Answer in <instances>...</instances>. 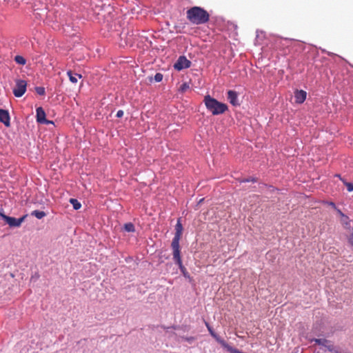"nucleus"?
Returning a JSON list of instances; mask_svg holds the SVG:
<instances>
[{"mask_svg": "<svg viewBox=\"0 0 353 353\" xmlns=\"http://www.w3.org/2000/svg\"><path fill=\"white\" fill-rule=\"evenodd\" d=\"M183 227L181 223L178 221V240L179 239V236L181 235V233L182 232Z\"/></svg>", "mask_w": 353, "mask_h": 353, "instance_id": "nucleus-28", "label": "nucleus"}, {"mask_svg": "<svg viewBox=\"0 0 353 353\" xmlns=\"http://www.w3.org/2000/svg\"><path fill=\"white\" fill-rule=\"evenodd\" d=\"M0 122L3 123L6 127L10 125V117L8 110L0 109Z\"/></svg>", "mask_w": 353, "mask_h": 353, "instance_id": "nucleus-5", "label": "nucleus"}, {"mask_svg": "<svg viewBox=\"0 0 353 353\" xmlns=\"http://www.w3.org/2000/svg\"><path fill=\"white\" fill-rule=\"evenodd\" d=\"M0 216L10 227H19L27 216L24 215L19 219H16L4 214L3 210H0Z\"/></svg>", "mask_w": 353, "mask_h": 353, "instance_id": "nucleus-3", "label": "nucleus"}, {"mask_svg": "<svg viewBox=\"0 0 353 353\" xmlns=\"http://www.w3.org/2000/svg\"><path fill=\"white\" fill-rule=\"evenodd\" d=\"M250 181H252V182H256V179H254V178H252V179H245L242 180L241 182L245 183V182H250Z\"/></svg>", "mask_w": 353, "mask_h": 353, "instance_id": "nucleus-31", "label": "nucleus"}, {"mask_svg": "<svg viewBox=\"0 0 353 353\" xmlns=\"http://www.w3.org/2000/svg\"><path fill=\"white\" fill-rule=\"evenodd\" d=\"M337 214L339 215L340 219L343 218V216H345V214L338 208L335 210Z\"/></svg>", "mask_w": 353, "mask_h": 353, "instance_id": "nucleus-30", "label": "nucleus"}, {"mask_svg": "<svg viewBox=\"0 0 353 353\" xmlns=\"http://www.w3.org/2000/svg\"><path fill=\"white\" fill-rule=\"evenodd\" d=\"M27 83L25 80H17L16 86L13 89V94L16 97H22L26 91Z\"/></svg>", "mask_w": 353, "mask_h": 353, "instance_id": "nucleus-4", "label": "nucleus"}, {"mask_svg": "<svg viewBox=\"0 0 353 353\" xmlns=\"http://www.w3.org/2000/svg\"><path fill=\"white\" fill-rule=\"evenodd\" d=\"M123 110H119V111L117 112V115H116V116H117L118 118H121V117H123Z\"/></svg>", "mask_w": 353, "mask_h": 353, "instance_id": "nucleus-32", "label": "nucleus"}, {"mask_svg": "<svg viewBox=\"0 0 353 353\" xmlns=\"http://www.w3.org/2000/svg\"><path fill=\"white\" fill-rule=\"evenodd\" d=\"M172 248L173 258L174 259H176V233L175 234V235L172 239Z\"/></svg>", "mask_w": 353, "mask_h": 353, "instance_id": "nucleus-16", "label": "nucleus"}, {"mask_svg": "<svg viewBox=\"0 0 353 353\" xmlns=\"http://www.w3.org/2000/svg\"><path fill=\"white\" fill-rule=\"evenodd\" d=\"M124 229L126 232H134V225L132 223H128L124 225Z\"/></svg>", "mask_w": 353, "mask_h": 353, "instance_id": "nucleus-20", "label": "nucleus"}, {"mask_svg": "<svg viewBox=\"0 0 353 353\" xmlns=\"http://www.w3.org/2000/svg\"><path fill=\"white\" fill-rule=\"evenodd\" d=\"M37 121L39 123H49L51 121L46 119V112L41 107L37 108Z\"/></svg>", "mask_w": 353, "mask_h": 353, "instance_id": "nucleus-7", "label": "nucleus"}, {"mask_svg": "<svg viewBox=\"0 0 353 353\" xmlns=\"http://www.w3.org/2000/svg\"><path fill=\"white\" fill-rule=\"evenodd\" d=\"M323 203L331 206L334 210H336L337 208V207L336 206L335 203L334 202H332V201H323Z\"/></svg>", "mask_w": 353, "mask_h": 353, "instance_id": "nucleus-27", "label": "nucleus"}, {"mask_svg": "<svg viewBox=\"0 0 353 353\" xmlns=\"http://www.w3.org/2000/svg\"><path fill=\"white\" fill-rule=\"evenodd\" d=\"M307 92L303 90H296L294 92L295 102L296 103H303L306 99Z\"/></svg>", "mask_w": 353, "mask_h": 353, "instance_id": "nucleus-8", "label": "nucleus"}, {"mask_svg": "<svg viewBox=\"0 0 353 353\" xmlns=\"http://www.w3.org/2000/svg\"><path fill=\"white\" fill-rule=\"evenodd\" d=\"M14 61L18 63V64H20V65H25L26 63V59L22 57V56H20V55H17L15 57H14Z\"/></svg>", "mask_w": 353, "mask_h": 353, "instance_id": "nucleus-21", "label": "nucleus"}, {"mask_svg": "<svg viewBox=\"0 0 353 353\" xmlns=\"http://www.w3.org/2000/svg\"><path fill=\"white\" fill-rule=\"evenodd\" d=\"M336 176L339 177L340 179L343 181V184L347 187L348 192H352L353 191V184L352 183H349L343 180L339 174L336 175Z\"/></svg>", "mask_w": 353, "mask_h": 353, "instance_id": "nucleus-19", "label": "nucleus"}, {"mask_svg": "<svg viewBox=\"0 0 353 353\" xmlns=\"http://www.w3.org/2000/svg\"><path fill=\"white\" fill-rule=\"evenodd\" d=\"M67 74L69 77L70 81L73 83H76L78 81V79L82 78V75L79 74H74L71 70H68L67 72Z\"/></svg>", "mask_w": 353, "mask_h": 353, "instance_id": "nucleus-12", "label": "nucleus"}, {"mask_svg": "<svg viewBox=\"0 0 353 353\" xmlns=\"http://www.w3.org/2000/svg\"><path fill=\"white\" fill-rule=\"evenodd\" d=\"M70 203L72 205L74 210H79L81 207V204L76 199H70Z\"/></svg>", "mask_w": 353, "mask_h": 353, "instance_id": "nucleus-18", "label": "nucleus"}, {"mask_svg": "<svg viewBox=\"0 0 353 353\" xmlns=\"http://www.w3.org/2000/svg\"><path fill=\"white\" fill-rule=\"evenodd\" d=\"M187 18L193 24L200 25L209 21L210 14L203 8L194 6L187 11Z\"/></svg>", "mask_w": 353, "mask_h": 353, "instance_id": "nucleus-1", "label": "nucleus"}, {"mask_svg": "<svg viewBox=\"0 0 353 353\" xmlns=\"http://www.w3.org/2000/svg\"><path fill=\"white\" fill-rule=\"evenodd\" d=\"M205 326L207 327L210 334L211 336L216 339V341L221 344V341H223L224 340L221 339L213 330L212 327L210 325V324L208 322H205Z\"/></svg>", "mask_w": 353, "mask_h": 353, "instance_id": "nucleus-13", "label": "nucleus"}, {"mask_svg": "<svg viewBox=\"0 0 353 353\" xmlns=\"http://www.w3.org/2000/svg\"><path fill=\"white\" fill-rule=\"evenodd\" d=\"M221 345L222 347L225 348L230 353H242L243 352H241L240 350H239L238 349L230 346L225 341H221Z\"/></svg>", "mask_w": 353, "mask_h": 353, "instance_id": "nucleus-14", "label": "nucleus"}, {"mask_svg": "<svg viewBox=\"0 0 353 353\" xmlns=\"http://www.w3.org/2000/svg\"><path fill=\"white\" fill-rule=\"evenodd\" d=\"M290 40L288 39L276 38L274 40V46L276 50H283L284 47Z\"/></svg>", "mask_w": 353, "mask_h": 353, "instance_id": "nucleus-9", "label": "nucleus"}, {"mask_svg": "<svg viewBox=\"0 0 353 353\" xmlns=\"http://www.w3.org/2000/svg\"><path fill=\"white\" fill-rule=\"evenodd\" d=\"M190 88L189 84L187 83H184L181 87H180V91L182 92H185L187 90Z\"/></svg>", "mask_w": 353, "mask_h": 353, "instance_id": "nucleus-25", "label": "nucleus"}, {"mask_svg": "<svg viewBox=\"0 0 353 353\" xmlns=\"http://www.w3.org/2000/svg\"><path fill=\"white\" fill-rule=\"evenodd\" d=\"M35 91L39 95H41V96L44 95L46 93L45 88L43 87H41V86L36 87Z\"/></svg>", "mask_w": 353, "mask_h": 353, "instance_id": "nucleus-22", "label": "nucleus"}, {"mask_svg": "<svg viewBox=\"0 0 353 353\" xmlns=\"http://www.w3.org/2000/svg\"><path fill=\"white\" fill-rule=\"evenodd\" d=\"M340 222L345 229L348 230H353L351 227L350 218L347 215L343 216V218H341Z\"/></svg>", "mask_w": 353, "mask_h": 353, "instance_id": "nucleus-11", "label": "nucleus"}, {"mask_svg": "<svg viewBox=\"0 0 353 353\" xmlns=\"http://www.w3.org/2000/svg\"><path fill=\"white\" fill-rule=\"evenodd\" d=\"M315 342L316 344L321 345V347L325 345V343H328V341L323 339H315Z\"/></svg>", "mask_w": 353, "mask_h": 353, "instance_id": "nucleus-23", "label": "nucleus"}, {"mask_svg": "<svg viewBox=\"0 0 353 353\" xmlns=\"http://www.w3.org/2000/svg\"><path fill=\"white\" fill-rule=\"evenodd\" d=\"M204 103L206 108L213 114L218 115L224 113L228 110V105L218 101L216 99L206 95L204 97Z\"/></svg>", "mask_w": 353, "mask_h": 353, "instance_id": "nucleus-2", "label": "nucleus"}, {"mask_svg": "<svg viewBox=\"0 0 353 353\" xmlns=\"http://www.w3.org/2000/svg\"><path fill=\"white\" fill-rule=\"evenodd\" d=\"M182 339L185 340V341H187L190 343H192L195 340V338L193 337V336H190V337H188V338L182 337Z\"/></svg>", "mask_w": 353, "mask_h": 353, "instance_id": "nucleus-29", "label": "nucleus"}, {"mask_svg": "<svg viewBox=\"0 0 353 353\" xmlns=\"http://www.w3.org/2000/svg\"><path fill=\"white\" fill-rule=\"evenodd\" d=\"M323 352H333L334 353H339V351L335 350L334 346L331 344L329 341L328 343H325L323 346L321 347Z\"/></svg>", "mask_w": 353, "mask_h": 353, "instance_id": "nucleus-15", "label": "nucleus"}, {"mask_svg": "<svg viewBox=\"0 0 353 353\" xmlns=\"http://www.w3.org/2000/svg\"><path fill=\"white\" fill-rule=\"evenodd\" d=\"M163 79V74L161 73H157L154 77V80L156 82H161Z\"/></svg>", "mask_w": 353, "mask_h": 353, "instance_id": "nucleus-24", "label": "nucleus"}, {"mask_svg": "<svg viewBox=\"0 0 353 353\" xmlns=\"http://www.w3.org/2000/svg\"><path fill=\"white\" fill-rule=\"evenodd\" d=\"M191 65V61L185 56H180L178 58V70L188 68Z\"/></svg>", "mask_w": 353, "mask_h": 353, "instance_id": "nucleus-6", "label": "nucleus"}, {"mask_svg": "<svg viewBox=\"0 0 353 353\" xmlns=\"http://www.w3.org/2000/svg\"><path fill=\"white\" fill-rule=\"evenodd\" d=\"M31 215L37 217L39 219H41L46 216V214L43 211L34 210L31 212Z\"/></svg>", "mask_w": 353, "mask_h": 353, "instance_id": "nucleus-17", "label": "nucleus"}, {"mask_svg": "<svg viewBox=\"0 0 353 353\" xmlns=\"http://www.w3.org/2000/svg\"><path fill=\"white\" fill-rule=\"evenodd\" d=\"M178 265L180 268V269L181 270V272L183 273L184 276H186V272L185 271V268L184 267L182 266L181 263V261H180V259H179V254L178 253Z\"/></svg>", "mask_w": 353, "mask_h": 353, "instance_id": "nucleus-26", "label": "nucleus"}, {"mask_svg": "<svg viewBox=\"0 0 353 353\" xmlns=\"http://www.w3.org/2000/svg\"><path fill=\"white\" fill-rule=\"evenodd\" d=\"M349 242H350L352 245H353V232H352V234L351 237H350V239H349Z\"/></svg>", "mask_w": 353, "mask_h": 353, "instance_id": "nucleus-33", "label": "nucleus"}, {"mask_svg": "<svg viewBox=\"0 0 353 353\" xmlns=\"http://www.w3.org/2000/svg\"><path fill=\"white\" fill-rule=\"evenodd\" d=\"M152 79H152V77H150V82H152Z\"/></svg>", "mask_w": 353, "mask_h": 353, "instance_id": "nucleus-35", "label": "nucleus"}, {"mask_svg": "<svg viewBox=\"0 0 353 353\" xmlns=\"http://www.w3.org/2000/svg\"><path fill=\"white\" fill-rule=\"evenodd\" d=\"M173 68L176 70V62L173 63Z\"/></svg>", "mask_w": 353, "mask_h": 353, "instance_id": "nucleus-34", "label": "nucleus"}, {"mask_svg": "<svg viewBox=\"0 0 353 353\" xmlns=\"http://www.w3.org/2000/svg\"><path fill=\"white\" fill-rule=\"evenodd\" d=\"M228 99L232 105L236 106L239 105L237 93L234 90H229L228 92Z\"/></svg>", "mask_w": 353, "mask_h": 353, "instance_id": "nucleus-10", "label": "nucleus"}]
</instances>
